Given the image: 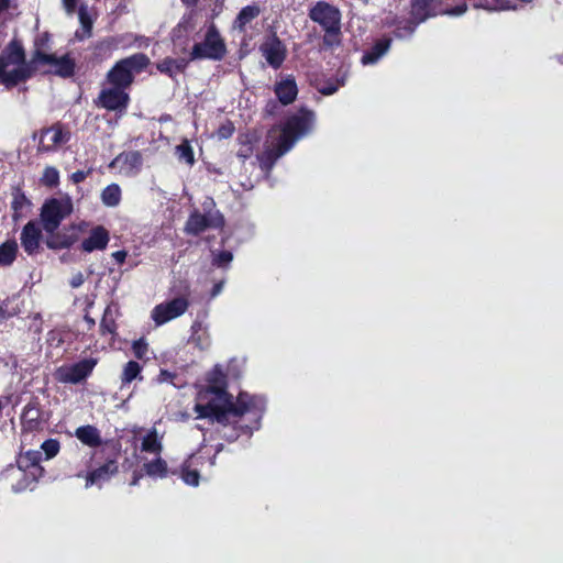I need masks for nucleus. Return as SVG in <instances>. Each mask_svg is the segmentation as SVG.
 Instances as JSON below:
<instances>
[{"mask_svg":"<svg viewBox=\"0 0 563 563\" xmlns=\"http://www.w3.org/2000/svg\"><path fill=\"white\" fill-rule=\"evenodd\" d=\"M208 386L198 391L195 411L198 418H212L218 422H230L247 433L260 427L265 410V399L240 393L236 400L225 391L227 373L222 365H216L207 376Z\"/></svg>","mask_w":563,"mask_h":563,"instance_id":"1","label":"nucleus"},{"mask_svg":"<svg viewBox=\"0 0 563 563\" xmlns=\"http://www.w3.org/2000/svg\"><path fill=\"white\" fill-rule=\"evenodd\" d=\"M316 121L314 113L301 109L288 117L285 124L269 132L268 145L260 156V165L266 175L272 170L276 161L292 148L298 140L310 133Z\"/></svg>","mask_w":563,"mask_h":563,"instance_id":"2","label":"nucleus"},{"mask_svg":"<svg viewBox=\"0 0 563 563\" xmlns=\"http://www.w3.org/2000/svg\"><path fill=\"white\" fill-rule=\"evenodd\" d=\"M32 59L25 62L24 49L18 42H11L0 55V82L13 87L33 74Z\"/></svg>","mask_w":563,"mask_h":563,"instance_id":"3","label":"nucleus"},{"mask_svg":"<svg viewBox=\"0 0 563 563\" xmlns=\"http://www.w3.org/2000/svg\"><path fill=\"white\" fill-rule=\"evenodd\" d=\"M222 450L220 444L213 455L206 452V445L202 444L197 453L191 454L181 465L180 478L189 486H198L200 479H207L211 475L212 467L216 464L217 454Z\"/></svg>","mask_w":563,"mask_h":563,"instance_id":"4","label":"nucleus"},{"mask_svg":"<svg viewBox=\"0 0 563 563\" xmlns=\"http://www.w3.org/2000/svg\"><path fill=\"white\" fill-rule=\"evenodd\" d=\"M150 64V58L143 53L133 54L126 58L120 59L107 74V81L111 86H118L123 89L129 88L136 74L143 71Z\"/></svg>","mask_w":563,"mask_h":563,"instance_id":"5","label":"nucleus"},{"mask_svg":"<svg viewBox=\"0 0 563 563\" xmlns=\"http://www.w3.org/2000/svg\"><path fill=\"white\" fill-rule=\"evenodd\" d=\"M227 54L224 40L220 35L214 24H210L205 38L192 46L190 59H211L221 60Z\"/></svg>","mask_w":563,"mask_h":563,"instance_id":"6","label":"nucleus"},{"mask_svg":"<svg viewBox=\"0 0 563 563\" xmlns=\"http://www.w3.org/2000/svg\"><path fill=\"white\" fill-rule=\"evenodd\" d=\"M213 207V199L207 198L202 203L205 212L200 213L199 211H194L186 222L185 231L188 234L198 235L208 228L218 229L223 227V216Z\"/></svg>","mask_w":563,"mask_h":563,"instance_id":"7","label":"nucleus"},{"mask_svg":"<svg viewBox=\"0 0 563 563\" xmlns=\"http://www.w3.org/2000/svg\"><path fill=\"white\" fill-rule=\"evenodd\" d=\"M33 70L41 69L44 73L55 74L60 77H69L74 73L75 64L68 55L57 56L46 53L37 46L32 56Z\"/></svg>","mask_w":563,"mask_h":563,"instance_id":"8","label":"nucleus"},{"mask_svg":"<svg viewBox=\"0 0 563 563\" xmlns=\"http://www.w3.org/2000/svg\"><path fill=\"white\" fill-rule=\"evenodd\" d=\"M73 203L69 198H53L42 207L41 219L45 231L52 233L60 222L71 213Z\"/></svg>","mask_w":563,"mask_h":563,"instance_id":"9","label":"nucleus"},{"mask_svg":"<svg viewBox=\"0 0 563 563\" xmlns=\"http://www.w3.org/2000/svg\"><path fill=\"white\" fill-rule=\"evenodd\" d=\"M137 463L140 465L139 471H134L133 478L130 483L131 486H136L143 476H147L152 479H164L169 475V467L167 462L161 455L148 456L137 455Z\"/></svg>","mask_w":563,"mask_h":563,"instance_id":"10","label":"nucleus"},{"mask_svg":"<svg viewBox=\"0 0 563 563\" xmlns=\"http://www.w3.org/2000/svg\"><path fill=\"white\" fill-rule=\"evenodd\" d=\"M439 7V0H415L411 7V18L412 20L416 21V24H420L424 22L428 18L435 16L439 13L460 16L464 14L467 10V4L465 2L457 4L452 9H446L444 11H441Z\"/></svg>","mask_w":563,"mask_h":563,"instance_id":"11","label":"nucleus"},{"mask_svg":"<svg viewBox=\"0 0 563 563\" xmlns=\"http://www.w3.org/2000/svg\"><path fill=\"white\" fill-rule=\"evenodd\" d=\"M97 361L85 358L71 365H64L55 371L56 380L64 384H78L90 375Z\"/></svg>","mask_w":563,"mask_h":563,"instance_id":"12","label":"nucleus"},{"mask_svg":"<svg viewBox=\"0 0 563 563\" xmlns=\"http://www.w3.org/2000/svg\"><path fill=\"white\" fill-rule=\"evenodd\" d=\"M109 166L117 169L122 176L134 177L141 173L143 167L142 153L139 151L122 152L112 159Z\"/></svg>","mask_w":563,"mask_h":563,"instance_id":"13","label":"nucleus"},{"mask_svg":"<svg viewBox=\"0 0 563 563\" xmlns=\"http://www.w3.org/2000/svg\"><path fill=\"white\" fill-rule=\"evenodd\" d=\"M188 306L189 302L185 297H177L157 305L152 311V318L157 325H162L184 314Z\"/></svg>","mask_w":563,"mask_h":563,"instance_id":"14","label":"nucleus"},{"mask_svg":"<svg viewBox=\"0 0 563 563\" xmlns=\"http://www.w3.org/2000/svg\"><path fill=\"white\" fill-rule=\"evenodd\" d=\"M310 19L320 24L324 29H333L340 25L341 14L340 11L323 1L318 2L309 13Z\"/></svg>","mask_w":563,"mask_h":563,"instance_id":"15","label":"nucleus"},{"mask_svg":"<svg viewBox=\"0 0 563 563\" xmlns=\"http://www.w3.org/2000/svg\"><path fill=\"white\" fill-rule=\"evenodd\" d=\"M124 90L118 86L103 88L99 95V104L111 111L124 110L129 102V95Z\"/></svg>","mask_w":563,"mask_h":563,"instance_id":"16","label":"nucleus"},{"mask_svg":"<svg viewBox=\"0 0 563 563\" xmlns=\"http://www.w3.org/2000/svg\"><path fill=\"white\" fill-rule=\"evenodd\" d=\"M69 140V133L62 125L55 124L44 129L40 133L38 151L49 152L65 144Z\"/></svg>","mask_w":563,"mask_h":563,"instance_id":"17","label":"nucleus"},{"mask_svg":"<svg viewBox=\"0 0 563 563\" xmlns=\"http://www.w3.org/2000/svg\"><path fill=\"white\" fill-rule=\"evenodd\" d=\"M261 51L266 62L274 68H278L286 56V48L282 41L275 36H269L261 46Z\"/></svg>","mask_w":563,"mask_h":563,"instance_id":"18","label":"nucleus"},{"mask_svg":"<svg viewBox=\"0 0 563 563\" xmlns=\"http://www.w3.org/2000/svg\"><path fill=\"white\" fill-rule=\"evenodd\" d=\"M62 3L68 15H73L77 11L84 32L89 34L92 27L93 19L88 5L85 4L82 0H62Z\"/></svg>","mask_w":563,"mask_h":563,"instance_id":"19","label":"nucleus"},{"mask_svg":"<svg viewBox=\"0 0 563 563\" xmlns=\"http://www.w3.org/2000/svg\"><path fill=\"white\" fill-rule=\"evenodd\" d=\"M118 473V464L115 461H108L102 466L93 470L86 475L85 487L89 488L93 485L102 486L103 483L108 482L114 474Z\"/></svg>","mask_w":563,"mask_h":563,"instance_id":"20","label":"nucleus"},{"mask_svg":"<svg viewBox=\"0 0 563 563\" xmlns=\"http://www.w3.org/2000/svg\"><path fill=\"white\" fill-rule=\"evenodd\" d=\"M21 422L23 429L26 431H34L41 427L42 411L36 399H32L25 405L21 415Z\"/></svg>","mask_w":563,"mask_h":563,"instance_id":"21","label":"nucleus"},{"mask_svg":"<svg viewBox=\"0 0 563 563\" xmlns=\"http://www.w3.org/2000/svg\"><path fill=\"white\" fill-rule=\"evenodd\" d=\"M162 451L163 437L158 434L155 428H152L141 438L140 453L137 455L155 456L161 455Z\"/></svg>","mask_w":563,"mask_h":563,"instance_id":"22","label":"nucleus"},{"mask_svg":"<svg viewBox=\"0 0 563 563\" xmlns=\"http://www.w3.org/2000/svg\"><path fill=\"white\" fill-rule=\"evenodd\" d=\"M109 243V232L101 225L91 229L89 236L81 242L85 252L104 250Z\"/></svg>","mask_w":563,"mask_h":563,"instance_id":"23","label":"nucleus"},{"mask_svg":"<svg viewBox=\"0 0 563 563\" xmlns=\"http://www.w3.org/2000/svg\"><path fill=\"white\" fill-rule=\"evenodd\" d=\"M41 239V230L40 228L33 223L29 222L22 230L21 233V244L24 251L29 254H33L38 250Z\"/></svg>","mask_w":563,"mask_h":563,"instance_id":"24","label":"nucleus"},{"mask_svg":"<svg viewBox=\"0 0 563 563\" xmlns=\"http://www.w3.org/2000/svg\"><path fill=\"white\" fill-rule=\"evenodd\" d=\"M275 93L283 104L291 103L298 93L295 79L291 76L282 79L275 86Z\"/></svg>","mask_w":563,"mask_h":563,"instance_id":"25","label":"nucleus"},{"mask_svg":"<svg viewBox=\"0 0 563 563\" xmlns=\"http://www.w3.org/2000/svg\"><path fill=\"white\" fill-rule=\"evenodd\" d=\"M189 341L200 350L208 349L211 344L208 325L201 321H195L191 325V335Z\"/></svg>","mask_w":563,"mask_h":563,"instance_id":"26","label":"nucleus"},{"mask_svg":"<svg viewBox=\"0 0 563 563\" xmlns=\"http://www.w3.org/2000/svg\"><path fill=\"white\" fill-rule=\"evenodd\" d=\"M390 43V38H382L377 41L375 45L363 55L362 64L373 65L377 63L388 52Z\"/></svg>","mask_w":563,"mask_h":563,"instance_id":"27","label":"nucleus"},{"mask_svg":"<svg viewBox=\"0 0 563 563\" xmlns=\"http://www.w3.org/2000/svg\"><path fill=\"white\" fill-rule=\"evenodd\" d=\"M42 459L41 451H27L23 456L19 460L20 468H29L31 467V475L33 478L41 476L43 473V468L38 465Z\"/></svg>","mask_w":563,"mask_h":563,"instance_id":"28","label":"nucleus"},{"mask_svg":"<svg viewBox=\"0 0 563 563\" xmlns=\"http://www.w3.org/2000/svg\"><path fill=\"white\" fill-rule=\"evenodd\" d=\"M260 8L255 4L244 7L233 22V29L244 32L246 25L260 15Z\"/></svg>","mask_w":563,"mask_h":563,"instance_id":"29","label":"nucleus"},{"mask_svg":"<svg viewBox=\"0 0 563 563\" xmlns=\"http://www.w3.org/2000/svg\"><path fill=\"white\" fill-rule=\"evenodd\" d=\"M75 435L80 442L91 448H96L101 443L100 432L93 426L79 427Z\"/></svg>","mask_w":563,"mask_h":563,"instance_id":"30","label":"nucleus"},{"mask_svg":"<svg viewBox=\"0 0 563 563\" xmlns=\"http://www.w3.org/2000/svg\"><path fill=\"white\" fill-rule=\"evenodd\" d=\"M101 202L109 208L118 207L122 199V190L118 184L108 185L100 195Z\"/></svg>","mask_w":563,"mask_h":563,"instance_id":"31","label":"nucleus"},{"mask_svg":"<svg viewBox=\"0 0 563 563\" xmlns=\"http://www.w3.org/2000/svg\"><path fill=\"white\" fill-rule=\"evenodd\" d=\"M186 66L187 60L185 58H166L157 64V69L162 73L168 74L169 76H174L175 74L183 71L186 68Z\"/></svg>","mask_w":563,"mask_h":563,"instance_id":"32","label":"nucleus"},{"mask_svg":"<svg viewBox=\"0 0 563 563\" xmlns=\"http://www.w3.org/2000/svg\"><path fill=\"white\" fill-rule=\"evenodd\" d=\"M18 253V244L15 241H7L0 245V266L11 265Z\"/></svg>","mask_w":563,"mask_h":563,"instance_id":"33","label":"nucleus"},{"mask_svg":"<svg viewBox=\"0 0 563 563\" xmlns=\"http://www.w3.org/2000/svg\"><path fill=\"white\" fill-rule=\"evenodd\" d=\"M175 153L179 162L185 163L189 167L195 164L194 150L187 140L176 146Z\"/></svg>","mask_w":563,"mask_h":563,"instance_id":"34","label":"nucleus"},{"mask_svg":"<svg viewBox=\"0 0 563 563\" xmlns=\"http://www.w3.org/2000/svg\"><path fill=\"white\" fill-rule=\"evenodd\" d=\"M141 369L142 368L137 362H134V361L128 362L124 365V368H123L122 375H121L122 385L130 384L132 380H134L136 378L141 379L142 378L140 376Z\"/></svg>","mask_w":563,"mask_h":563,"instance_id":"35","label":"nucleus"},{"mask_svg":"<svg viewBox=\"0 0 563 563\" xmlns=\"http://www.w3.org/2000/svg\"><path fill=\"white\" fill-rule=\"evenodd\" d=\"M477 8H484L487 10H516L517 7L511 0H490L486 2L474 3Z\"/></svg>","mask_w":563,"mask_h":563,"instance_id":"36","label":"nucleus"},{"mask_svg":"<svg viewBox=\"0 0 563 563\" xmlns=\"http://www.w3.org/2000/svg\"><path fill=\"white\" fill-rule=\"evenodd\" d=\"M191 24H190V20H183L176 29H174L173 31V38H174V43L175 45H181V44H186V42L184 43H179V41L187 36V34L191 31Z\"/></svg>","mask_w":563,"mask_h":563,"instance_id":"37","label":"nucleus"},{"mask_svg":"<svg viewBox=\"0 0 563 563\" xmlns=\"http://www.w3.org/2000/svg\"><path fill=\"white\" fill-rule=\"evenodd\" d=\"M233 260L230 251H212V264L218 267H228Z\"/></svg>","mask_w":563,"mask_h":563,"instance_id":"38","label":"nucleus"},{"mask_svg":"<svg viewBox=\"0 0 563 563\" xmlns=\"http://www.w3.org/2000/svg\"><path fill=\"white\" fill-rule=\"evenodd\" d=\"M59 442L55 439H48L41 445V452L45 454L46 460H51L56 456L59 452Z\"/></svg>","mask_w":563,"mask_h":563,"instance_id":"39","label":"nucleus"},{"mask_svg":"<svg viewBox=\"0 0 563 563\" xmlns=\"http://www.w3.org/2000/svg\"><path fill=\"white\" fill-rule=\"evenodd\" d=\"M323 44L327 47H334L340 44V25L333 29H324Z\"/></svg>","mask_w":563,"mask_h":563,"instance_id":"40","label":"nucleus"},{"mask_svg":"<svg viewBox=\"0 0 563 563\" xmlns=\"http://www.w3.org/2000/svg\"><path fill=\"white\" fill-rule=\"evenodd\" d=\"M100 329L103 334L104 333L113 334L115 331V322L111 314L110 308H107L104 310L103 318L100 323Z\"/></svg>","mask_w":563,"mask_h":563,"instance_id":"41","label":"nucleus"},{"mask_svg":"<svg viewBox=\"0 0 563 563\" xmlns=\"http://www.w3.org/2000/svg\"><path fill=\"white\" fill-rule=\"evenodd\" d=\"M59 174L55 167H46L42 176V183L46 186H55L58 184Z\"/></svg>","mask_w":563,"mask_h":563,"instance_id":"42","label":"nucleus"},{"mask_svg":"<svg viewBox=\"0 0 563 563\" xmlns=\"http://www.w3.org/2000/svg\"><path fill=\"white\" fill-rule=\"evenodd\" d=\"M418 24H416L415 20H410L406 22L402 26H398L395 30V36L398 38H407L411 36L416 30Z\"/></svg>","mask_w":563,"mask_h":563,"instance_id":"43","label":"nucleus"},{"mask_svg":"<svg viewBox=\"0 0 563 563\" xmlns=\"http://www.w3.org/2000/svg\"><path fill=\"white\" fill-rule=\"evenodd\" d=\"M132 350L135 357L143 360L148 352V344L143 339H140L133 342Z\"/></svg>","mask_w":563,"mask_h":563,"instance_id":"44","label":"nucleus"},{"mask_svg":"<svg viewBox=\"0 0 563 563\" xmlns=\"http://www.w3.org/2000/svg\"><path fill=\"white\" fill-rule=\"evenodd\" d=\"M175 374L166 371V369H162L156 378L157 383L159 384H163V383H170L173 384L174 386H177L176 383H174V378H175Z\"/></svg>","mask_w":563,"mask_h":563,"instance_id":"45","label":"nucleus"},{"mask_svg":"<svg viewBox=\"0 0 563 563\" xmlns=\"http://www.w3.org/2000/svg\"><path fill=\"white\" fill-rule=\"evenodd\" d=\"M84 282H85V277H84L82 273L77 272L70 278L69 284L73 288H78L84 284Z\"/></svg>","mask_w":563,"mask_h":563,"instance_id":"46","label":"nucleus"},{"mask_svg":"<svg viewBox=\"0 0 563 563\" xmlns=\"http://www.w3.org/2000/svg\"><path fill=\"white\" fill-rule=\"evenodd\" d=\"M339 86L334 84H328L325 86L319 87L318 91L324 96L333 95L338 90Z\"/></svg>","mask_w":563,"mask_h":563,"instance_id":"47","label":"nucleus"},{"mask_svg":"<svg viewBox=\"0 0 563 563\" xmlns=\"http://www.w3.org/2000/svg\"><path fill=\"white\" fill-rule=\"evenodd\" d=\"M27 201L23 195H18L14 197L12 206L14 210L22 209L24 205H26Z\"/></svg>","mask_w":563,"mask_h":563,"instance_id":"48","label":"nucleus"},{"mask_svg":"<svg viewBox=\"0 0 563 563\" xmlns=\"http://www.w3.org/2000/svg\"><path fill=\"white\" fill-rule=\"evenodd\" d=\"M87 177V173L78 170L71 175V179L75 184L84 181Z\"/></svg>","mask_w":563,"mask_h":563,"instance_id":"49","label":"nucleus"},{"mask_svg":"<svg viewBox=\"0 0 563 563\" xmlns=\"http://www.w3.org/2000/svg\"><path fill=\"white\" fill-rule=\"evenodd\" d=\"M128 256V253L125 251H117L112 254V257L119 263H124L125 258Z\"/></svg>","mask_w":563,"mask_h":563,"instance_id":"50","label":"nucleus"},{"mask_svg":"<svg viewBox=\"0 0 563 563\" xmlns=\"http://www.w3.org/2000/svg\"><path fill=\"white\" fill-rule=\"evenodd\" d=\"M222 288H223V283L222 282L216 284L213 286V288H212L211 297L212 298L217 297L222 291Z\"/></svg>","mask_w":563,"mask_h":563,"instance_id":"51","label":"nucleus"},{"mask_svg":"<svg viewBox=\"0 0 563 563\" xmlns=\"http://www.w3.org/2000/svg\"><path fill=\"white\" fill-rule=\"evenodd\" d=\"M250 153H251V148L250 147H246V148H241L238 153V155L240 157H243V158H246L250 156Z\"/></svg>","mask_w":563,"mask_h":563,"instance_id":"52","label":"nucleus"},{"mask_svg":"<svg viewBox=\"0 0 563 563\" xmlns=\"http://www.w3.org/2000/svg\"><path fill=\"white\" fill-rule=\"evenodd\" d=\"M219 133L221 136L227 137V136L231 135L232 129L231 128H222V129H220Z\"/></svg>","mask_w":563,"mask_h":563,"instance_id":"53","label":"nucleus"},{"mask_svg":"<svg viewBox=\"0 0 563 563\" xmlns=\"http://www.w3.org/2000/svg\"><path fill=\"white\" fill-rule=\"evenodd\" d=\"M9 8V0H0V13Z\"/></svg>","mask_w":563,"mask_h":563,"instance_id":"54","label":"nucleus"},{"mask_svg":"<svg viewBox=\"0 0 563 563\" xmlns=\"http://www.w3.org/2000/svg\"><path fill=\"white\" fill-rule=\"evenodd\" d=\"M85 320L87 321V323L91 327L95 324V320L88 316L85 317Z\"/></svg>","mask_w":563,"mask_h":563,"instance_id":"55","label":"nucleus"},{"mask_svg":"<svg viewBox=\"0 0 563 563\" xmlns=\"http://www.w3.org/2000/svg\"><path fill=\"white\" fill-rule=\"evenodd\" d=\"M198 0H183V2H185L186 4L188 5H192V4H196Z\"/></svg>","mask_w":563,"mask_h":563,"instance_id":"56","label":"nucleus"},{"mask_svg":"<svg viewBox=\"0 0 563 563\" xmlns=\"http://www.w3.org/2000/svg\"><path fill=\"white\" fill-rule=\"evenodd\" d=\"M5 318L4 310L0 307V321Z\"/></svg>","mask_w":563,"mask_h":563,"instance_id":"57","label":"nucleus"},{"mask_svg":"<svg viewBox=\"0 0 563 563\" xmlns=\"http://www.w3.org/2000/svg\"><path fill=\"white\" fill-rule=\"evenodd\" d=\"M519 1L522 2V3L528 4V3H532L534 0H519Z\"/></svg>","mask_w":563,"mask_h":563,"instance_id":"58","label":"nucleus"},{"mask_svg":"<svg viewBox=\"0 0 563 563\" xmlns=\"http://www.w3.org/2000/svg\"><path fill=\"white\" fill-rule=\"evenodd\" d=\"M26 487H27L26 485H25V486L14 487V490H15V492H19V490H21V489H23V488H26Z\"/></svg>","mask_w":563,"mask_h":563,"instance_id":"59","label":"nucleus"},{"mask_svg":"<svg viewBox=\"0 0 563 563\" xmlns=\"http://www.w3.org/2000/svg\"><path fill=\"white\" fill-rule=\"evenodd\" d=\"M223 437L228 438V439H232L231 437L227 435V433H223Z\"/></svg>","mask_w":563,"mask_h":563,"instance_id":"60","label":"nucleus"}]
</instances>
